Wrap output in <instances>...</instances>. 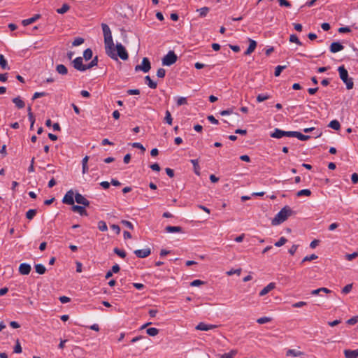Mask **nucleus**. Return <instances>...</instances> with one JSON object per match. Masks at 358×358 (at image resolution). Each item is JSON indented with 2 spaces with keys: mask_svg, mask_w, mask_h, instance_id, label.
Returning a JSON list of instances; mask_svg holds the SVG:
<instances>
[{
  "mask_svg": "<svg viewBox=\"0 0 358 358\" xmlns=\"http://www.w3.org/2000/svg\"><path fill=\"white\" fill-rule=\"evenodd\" d=\"M209 10H210V8L208 7H206V6L196 10V11L199 13V16L201 17H206L207 15V14L208 13Z\"/></svg>",
  "mask_w": 358,
  "mask_h": 358,
  "instance_id": "28",
  "label": "nucleus"
},
{
  "mask_svg": "<svg viewBox=\"0 0 358 358\" xmlns=\"http://www.w3.org/2000/svg\"><path fill=\"white\" fill-rule=\"evenodd\" d=\"M0 66L3 69H7L9 70L10 67L8 65V62L6 59L4 58V56L3 55H0Z\"/></svg>",
  "mask_w": 358,
  "mask_h": 358,
  "instance_id": "26",
  "label": "nucleus"
},
{
  "mask_svg": "<svg viewBox=\"0 0 358 358\" xmlns=\"http://www.w3.org/2000/svg\"><path fill=\"white\" fill-rule=\"evenodd\" d=\"M304 353L299 350H296L295 349H289L286 352V356H292V357H299L303 355Z\"/></svg>",
  "mask_w": 358,
  "mask_h": 358,
  "instance_id": "21",
  "label": "nucleus"
},
{
  "mask_svg": "<svg viewBox=\"0 0 358 358\" xmlns=\"http://www.w3.org/2000/svg\"><path fill=\"white\" fill-rule=\"evenodd\" d=\"M317 258V256H316L314 254H312L311 255H308V256H306L303 259V262H306V261H311V260H313V259H315Z\"/></svg>",
  "mask_w": 358,
  "mask_h": 358,
  "instance_id": "60",
  "label": "nucleus"
},
{
  "mask_svg": "<svg viewBox=\"0 0 358 358\" xmlns=\"http://www.w3.org/2000/svg\"><path fill=\"white\" fill-rule=\"evenodd\" d=\"M131 146L135 148L141 149L143 152L145 150V148L143 147V145L140 143H131Z\"/></svg>",
  "mask_w": 358,
  "mask_h": 358,
  "instance_id": "58",
  "label": "nucleus"
},
{
  "mask_svg": "<svg viewBox=\"0 0 358 358\" xmlns=\"http://www.w3.org/2000/svg\"><path fill=\"white\" fill-rule=\"evenodd\" d=\"M73 67L80 71H85L87 70L86 65L83 64V57H78L73 61Z\"/></svg>",
  "mask_w": 358,
  "mask_h": 358,
  "instance_id": "7",
  "label": "nucleus"
},
{
  "mask_svg": "<svg viewBox=\"0 0 358 358\" xmlns=\"http://www.w3.org/2000/svg\"><path fill=\"white\" fill-rule=\"evenodd\" d=\"M115 47L117 50V53H115L117 55L116 60L118 59V57L122 60H127L129 58V55L125 48L121 43H117Z\"/></svg>",
  "mask_w": 358,
  "mask_h": 358,
  "instance_id": "5",
  "label": "nucleus"
},
{
  "mask_svg": "<svg viewBox=\"0 0 358 358\" xmlns=\"http://www.w3.org/2000/svg\"><path fill=\"white\" fill-rule=\"evenodd\" d=\"M344 49V46L339 42H333L330 45L329 50L332 53H336Z\"/></svg>",
  "mask_w": 358,
  "mask_h": 358,
  "instance_id": "11",
  "label": "nucleus"
},
{
  "mask_svg": "<svg viewBox=\"0 0 358 358\" xmlns=\"http://www.w3.org/2000/svg\"><path fill=\"white\" fill-rule=\"evenodd\" d=\"M275 287V282H270L268 285H267L265 287H264L259 292V296H263L268 294L270 291L273 289Z\"/></svg>",
  "mask_w": 358,
  "mask_h": 358,
  "instance_id": "15",
  "label": "nucleus"
},
{
  "mask_svg": "<svg viewBox=\"0 0 358 358\" xmlns=\"http://www.w3.org/2000/svg\"><path fill=\"white\" fill-rule=\"evenodd\" d=\"M59 300L62 303H66L70 302L71 299L66 296H62L59 298Z\"/></svg>",
  "mask_w": 358,
  "mask_h": 358,
  "instance_id": "62",
  "label": "nucleus"
},
{
  "mask_svg": "<svg viewBox=\"0 0 358 358\" xmlns=\"http://www.w3.org/2000/svg\"><path fill=\"white\" fill-rule=\"evenodd\" d=\"M98 228L101 231H106L108 230L107 224L104 221H99L98 222Z\"/></svg>",
  "mask_w": 358,
  "mask_h": 358,
  "instance_id": "44",
  "label": "nucleus"
},
{
  "mask_svg": "<svg viewBox=\"0 0 358 358\" xmlns=\"http://www.w3.org/2000/svg\"><path fill=\"white\" fill-rule=\"evenodd\" d=\"M19 273L21 275H29L31 272V265L27 263H22L19 266Z\"/></svg>",
  "mask_w": 358,
  "mask_h": 358,
  "instance_id": "10",
  "label": "nucleus"
},
{
  "mask_svg": "<svg viewBox=\"0 0 358 358\" xmlns=\"http://www.w3.org/2000/svg\"><path fill=\"white\" fill-rule=\"evenodd\" d=\"M134 253L138 258H145L150 255L151 251L149 248H143V249H139V250H134Z\"/></svg>",
  "mask_w": 358,
  "mask_h": 358,
  "instance_id": "9",
  "label": "nucleus"
},
{
  "mask_svg": "<svg viewBox=\"0 0 358 358\" xmlns=\"http://www.w3.org/2000/svg\"><path fill=\"white\" fill-rule=\"evenodd\" d=\"M344 355L345 358H357L358 357V348L355 350H345Z\"/></svg>",
  "mask_w": 358,
  "mask_h": 358,
  "instance_id": "19",
  "label": "nucleus"
},
{
  "mask_svg": "<svg viewBox=\"0 0 358 358\" xmlns=\"http://www.w3.org/2000/svg\"><path fill=\"white\" fill-rule=\"evenodd\" d=\"M357 322H358V316H355V317L350 318L347 321V323L348 324L353 325V324H355Z\"/></svg>",
  "mask_w": 358,
  "mask_h": 358,
  "instance_id": "57",
  "label": "nucleus"
},
{
  "mask_svg": "<svg viewBox=\"0 0 358 358\" xmlns=\"http://www.w3.org/2000/svg\"><path fill=\"white\" fill-rule=\"evenodd\" d=\"M178 57L173 50H170L163 58L162 64L164 66H171L176 62Z\"/></svg>",
  "mask_w": 358,
  "mask_h": 358,
  "instance_id": "4",
  "label": "nucleus"
},
{
  "mask_svg": "<svg viewBox=\"0 0 358 358\" xmlns=\"http://www.w3.org/2000/svg\"><path fill=\"white\" fill-rule=\"evenodd\" d=\"M352 182L353 184H356L358 182V174L356 173H354L351 176Z\"/></svg>",
  "mask_w": 358,
  "mask_h": 358,
  "instance_id": "64",
  "label": "nucleus"
},
{
  "mask_svg": "<svg viewBox=\"0 0 358 358\" xmlns=\"http://www.w3.org/2000/svg\"><path fill=\"white\" fill-rule=\"evenodd\" d=\"M190 162L192 164L193 166H194V171L195 173V174H196L197 176H199L200 175V166L199 165V159H191L190 160Z\"/></svg>",
  "mask_w": 358,
  "mask_h": 358,
  "instance_id": "24",
  "label": "nucleus"
},
{
  "mask_svg": "<svg viewBox=\"0 0 358 358\" xmlns=\"http://www.w3.org/2000/svg\"><path fill=\"white\" fill-rule=\"evenodd\" d=\"M145 82L147 85L149 86L151 89H156L157 87V83L154 82L149 76H146L145 77Z\"/></svg>",
  "mask_w": 358,
  "mask_h": 358,
  "instance_id": "25",
  "label": "nucleus"
},
{
  "mask_svg": "<svg viewBox=\"0 0 358 358\" xmlns=\"http://www.w3.org/2000/svg\"><path fill=\"white\" fill-rule=\"evenodd\" d=\"M249 41V46L246 51L244 52L245 55H250L252 52H253L257 47V42L255 40L251 38L248 39Z\"/></svg>",
  "mask_w": 358,
  "mask_h": 358,
  "instance_id": "14",
  "label": "nucleus"
},
{
  "mask_svg": "<svg viewBox=\"0 0 358 358\" xmlns=\"http://www.w3.org/2000/svg\"><path fill=\"white\" fill-rule=\"evenodd\" d=\"M110 229L116 234H119L120 232V227L117 224H112Z\"/></svg>",
  "mask_w": 358,
  "mask_h": 358,
  "instance_id": "63",
  "label": "nucleus"
},
{
  "mask_svg": "<svg viewBox=\"0 0 358 358\" xmlns=\"http://www.w3.org/2000/svg\"><path fill=\"white\" fill-rule=\"evenodd\" d=\"M151 69L150 62L148 58L143 57L142 59L141 65H137L135 66V71H142L144 73L148 72Z\"/></svg>",
  "mask_w": 358,
  "mask_h": 358,
  "instance_id": "6",
  "label": "nucleus"
},
{
  "mask_svg": "<svg viewBox=\"0 0 358 358\" xmlns=\"http://www.w3.org/2000/svg\"><path fill=\"white\" fill-rule=\"evenodd\" d=\"M277 1L279 3V5L280 6H285L287 8H290L292 6V4L287 0H277Z\"/></svg>",
  "mask_w": 358,
  "mask_h": 358,
  "instance_id": "52",
  "label": "nucleus"
},
{
  "mask_svg": "<svg viewBox=\"0 0 358 358\" xmlns=\"http://www.w3.org/2000/svg\"><path fill=\"white\" fill-rule=\"evenodd\" d=\"M329 127L334 130H338L341 128V124L338 120H334L329 122Z\"/></svg>",
  "mask_w": 358,
  "mask_h": 358,
  "instance_id": "29",
  "label": "nucleus"
},
{
  "mask_svg": "<svg viewBox=\"0 0 358 358\" xmlns=\"http://www.w3.org/2000/svg\"><path fill=\"white\" fill-rule=\"evenodd\" d=\"M98 64V57H94L92 60L86 65L87 70L93 68L94 66H97Z\"/></svg>",
  "mask_w": 358,
  "mask_h": 358,
  "instance_id": "36",
  "label": "nucleus"
},
{
  "mask_svg": "<svg viewBox=\"0 0 358 358\" xmlns=\"http://www.w3.org/2000/svg\"><path fill=\"white\" fill-rule=\"evenodd\" d=\"M40 17H41V15L40 14H36L32 17L23 20L22 21V24L23 26H27L29 24H31L35 22Z\"/></svg>",
  "mask_w": 358,
  "mask_h": 358,
  "instance_id": "17",
  "label": "nucleus"
},
{
  "mask_svg": "<svg viewBox=\"0 0 358 358\" xmlns=\"http://www.w3.org/2000/svg\"><path fill=\"white\" fill-rule=\"evenodd\" d=\"M70 9V6L67 3H64L60 8L57 10V12L59 14H64Z\"/></svg>",
  "mask_w": 358,
  "mask_h": 358,
  "instance_id": "38",
  "label": "nucleus"
},
{
  "mask_svg": "<svg viewBox=\"0 0 358 358\" xmlns=\"http://www.w3.org/2000/svg\"><path fill=\"white\" fill-rule=\"evenodd\" d=\"M352 284H348L342 289V293L346 294L349 293L352 290Z\"/></svg>",
  "mask_w": 358,
  "mask_h": 358,
  "instance_id": "53",
  "label": "nucleus"
},
{
  "mask_svg": "<svg viewBox=\"0 0 358 358\" xmlns=\"http://www.w3.org/2000/svg\"><path fill=\"white\" fill-rule=\"evenodd\" d=\"M121 223L123 225H124L127 228H128V229H129L131 230L134 229V225H133V224L131 222L127 221V220H122Z\"/></svg>",
  "mask_w": 358,
  "mask_h": 358,
  "instance_id": "54",
  "label": "nucleus"
},
{
  "mask_svg": "<svg viewBox=\"0 0 358 358\" xmlns=\"http://www.w3.org/2000/svg\"><path fill=\"white\" fill-rule=\"evenodd\" d=\"M75 201L78 204H82L84 206H88L90 205V201L80 193H76L75 194Z\"/></svg>",
  "mask_w": 358,
  "mask_h": 358,
  "instance_id": "12",
  "label": "nucleus"
},
{
  "mask_svg": "<svg viewBox=\"0 0 358 358\" xmlns=\"http://www.w3.org/2000/svg\"><path fill=\"white\" fill-rule=\"evenodd\" d=\"M241 271H242V269L241 268H236V269L232 268V269L228 271L226 273L229 276L232 275L234 274H236V275H239L241 273Z\"/></svg>",
  "mask_w": 358,
  "mask_h": 358,
  "instance_id": "43",
  "label": "nucleus"
},
{
  "mask_svg": "<svg viewBox=\"0 0 358 358\" xmlns=\"http://www.w3.org/2000/svg\"><path fill=\"white\" fill-rule=\"evenodd\" d=\"M37 210L36 209H30L26 213V217L28 220H32L36 215Z\"/></svg>",
  "mask_w": 358,
  "mask_h": 358,
  "instance_id": "37",
  "label": "nucleus"
},
{
  "mask_svg": "<svg viewBox=\"0 0 358 358\" xmlns=\"http://www.w3.org/2000/svg\"><path fill=\"white\" fill-rule=\"evenodd\" d=\"M271 320V319L270 317H262L257 319V322L260 324H263L269 322Z\"/></svg>",
  "mask_w": 358,
  "mask_h": 358,
  "instance_id": "48",
  "label": "nucleus"
},
{
  "mask_svg": "<svg viewBox=\"0 0 358 358\" xmlns=\"http://www.w3.org/2000/svg\"><path fill=\"white\" fill-rule=\"evenodd\" d=\"M311 191L308 189H301L299 192H297L296 193V196L298 197H300V196H309L311 195Z\"/></svg>",
  "mask_w": 358,
  "mask_h": 358,
  "instance_id": "31",
  "label": "nucleus"
},
{
  "mask_svg": "<svg viewBox=\"0 0 358 358\" xmlns=\"http://www.w3.org/2000/svg\"><path fill=\"white\" fill-rule=\"evenodd\" d=\"M164 231L166 233H181L182 232V228L179 226H167Z\"/></svg>",
  "mask_w": 358,
  "mask_h": 358,
  "instance_id": "16",
  "label": "nucleus"
},
{
  "mask_svg": "<svg viewBox=\"0 0 358 358\" xmlns=\"http://www.w3.org/2000/svg\"><path fill=\"white\" fill-rule=\"evenodd\" d=\"M287 240L285 237H281L277 242L274 243V246H282L287 243Z\"/></svg>",
  "mask_w": 358,
  "mask_h": 358,
  "instance_id": "51",
  "label": "nucleus"
},
{
  "mask_svg": "<svg viewBox=\"0 0 358 358\" xmlns=\"http://www.w3.org/2000/svg\"><path fill=\"white\" fill-rule=\"evenodd\" d=\"M270 136L274 138H281L284 136V131L278 128H275L274 131L271 133Z\"/></svg>",
  "mask_w": 358,
  "mask_h": 358,
  "instance_id": "20",
  "label": "nucleus"
},
{
  "mask_svg": "<svg viewBox=\"0 0 358 358\" xmlns=\"http://www.w3.org/2000/svg\"><path fill=\"white\" fill-rule=\"evenodd\" d=\"M127 93L129 95H137L140 94V90L138 89L128 90Z\"/></svg>",
  "mask_w": 358,
  "mask_h": 358,
  "instance_id": "61",
  "label": "nucleus"
},
{
  "mask_svg": "<svg viewBox=\"0 0 358 358\" xmlns=\"http://www.w3.org/2000/svg\"><path fill=\"white\" fill-rule=\"evenodd\" d=\"M84 41H85V40L83 38L78 37L74 39V41L72 43V45L73 46H78V45L83 44L84 43Z\"/></svg>",
  "mask_w": 358,
  "mask_h": 358,
  "instance_id": "47",
  "label": "nucleus"
},
{
  "mask_svg": "<svg viewBox=\"0 0 358 358\" xmlns=\"http://www.w3.org/2000/svg\"><path fill=\"white\" fill-rule=\"evenodd\" d=\"M358 257V252H354L352 254H345V259L348 261H352V259H355Z\"/></svg>",
  "mask_w": 358,
  "mask_h": 358,
  "instance_id": "46",
  "label": "nucleus"
},
{
  "mask_svg": "<svg viewBox=\"0 0 358 358\" xmlns=\"http://www.w3.org/2000/svg\"><path fill=\"white\" fill-rule=\"evenodd\" d=\"M92 50L90 48H87L83 52V57L86 61H87L92 59Z\"/></svg>",
  "mask_w": 358,
  "mask_h": 358,
  "instance_id": "32",
  "label": "nucleus"
},
{
  "mask_svg": "<svg viewBox=\"0 0 358 358\" xmlns=\"http://www.w3.org/2000/svg\"><path fill=\"white\" fill-rule=\"evenodd\" d=\"M217 326L214 324H207L204 322H200L196 327V329L200 331H208L216 328Z\"/></svg>",
  "mask_w": 358,
  "mask_h": 358,
  "instance_id": "13",
  "label": "nucleus"
},
{
  "mask_svg": "<svg viewBox=\"0 0 358 358\" xmlns=\"http://www.w3.org/2000/svg\"><path fill=\"white\" fill-rule=\"evenodd\" d=\"M293 213L292 208L289 206H285L276 214L271 223L273 225L280 224L292 215Z\"/></svg>",
  "mask_w": 358,
  "mask_h": 358,
  "instance_id": "2",
  "label": "nucleus"
},
{
  "mask_svg": "<svg viewBox=\"0 0 358 358\" xmlns=\"http://www.w3.org/2000/svg\"><path fill=\"white\" fill-rule=\"evenodd\" d=\"M36 272L40 275H43L45 273L46 268L44 265L38 264L35 265Z\"/></svg>",
  "mask_w": 358,
  "mask_h": 358,
  "instance_id": "27",
  "label": "nucleus"
},
{
  "mask_svg": "<svg viewBox=\"0 0 358 358\" xmlns=\"http://www.w3.org/2000/svg\"><path fill=\"white\" fill-rule=\"evenodd\" d=\"M12 101L17 108H23L25 106L24 102L20 99V96L13 98Z\"/></svg>",
  "mask_w": 358,
  "mask_h": 358,
  "instance_id": "23",
  "label": "nucleus"
},
{
  "mask_svg": "<svg viewBox=\"0 0 358 358\" xmlns=\"http://www.w3.org/2000/svg\"><path fill=\"white\" fill-rule=\"evenodd\" d=\"M73 212L78 213L80 215H87V213L85 208V206H78V205H73L71 208Z\"/></svg>",
  "mask_w": 358,
  "mask_h": 358,
  "instance_id": "18",
  "label": "nucleus"
},
{
  "mask_svg": "<svg viewBox=\"0 0 358 358\" xmlns=\"http://www.w3.org/2000/svg\"><path fill=\"white\" fill-rule=\"evenodd\" d=\"M146 332L150 336H155L159 334V329L155 327H150L147 329Z\"/></svg>",
  "mask_w": 358,
  "mask_h": 358,
  "instance_id": "34",
  "label": "nucleus"
},
{
  "mask_svg": "<svg viewBox=\"0 0 358 358\" xmlns=\"http://www.w3.org/2000/svg\"><path fill=\"white\" fill-rule=\"evenodd\" d=\"M48 94L45 92H35L33 95V97H32V99L34 100L36 99H38L39 97H42V96H46Z\"/></svg>",
  "mask_w": 358,
  "mask_h": 358,
  "instance_id": "55",
  "label": "nucleus"
},
{
  "mask_svg": "<svg viewBox=\"0 0 358 358\" xmlns=\"http://www.w3.org/2000/svg\"><path fill=\"white\" fill-rule=\"evenodd\" d=\"M22 351L19 339L16 340L15 345L14 347L13 352L14 353H21Z\"/></svg>",
  "mask_w": 358,
  "mask_h": 358,
  "instance_id": "42",
  "label": "nucleus"
},
{
  "mask_svg": "<svg viewBox=\"0 0 358 358\" xmlns=\"http://www.w3.org/2000/svg\"><path fill=\"white\" fill-rule=\"evenodd\" d=\"M164 121L169 125L172 124L173 118H172L171 114L169 110L166 111Z\"/></svg>",
  "mask_w": 358,
  "mask_h": 358,
  "instance_id": "30",
  "label": "nucleus"
},
{
  "mask_svg": "<svg viewBox=\"0 0 358 358\" xmlns=\"http://www.w3.org/2000/svg\"><path fill=\"white\" fill-rule=\"evenodd\" d=\"M114 252L122 258H124L126 257V252L119 248H115Z\"/></svg>",
  "mask_w": 358,
  "mask_h": 358,
  "instance_id": "40",
  "label": "nucleus"
},
{
  "mask_svg": "<svg viewBox=\"0 0 358 358\" xmlns=\"http://www.w3.org/2000/svg\"><path fill=\"white\" fill-rule=\"evenodd\" d=\"M338 71L340 78L346 85V88L348 90L352 89L354 86L352 78L348 77V71L345 69L344 66H339Z\"/></svg>",
  "mask_w": 358,
  "mask_h": 358,
  "instance_id": "3",
  "label": "nucleus"
},
{
  "mask_svg": "<svg viewBox=\"0 0 358 358\" xmlns=\"http://www.w3.org/2000/svg\"><path fill=\"white\" fill-rule=\"evenodd\" d=\"M271 97V96L268 94H259L257 96V101L260 103L264 101H266L268 99Z\"/></svg>",
  "mask_w": 358,
  "mask_h": 358,
  "instance_id": "35",
  "label": "nucleus"
},
{
  "mask_svg": "<svg viewBox=\"0 0 358 358\" xmlns=\"http://www.w3.org/2000/svg\"><path fill=\"white\" fill-rule=\"evenodd\" d=\"M203 284H205L204 281H202L201 280H194L190 283V285L192 287H196Z\"/></svg>",
  "mask_w": 358,
  "mask_h": 358,
  "instance_id": "56",
  "label": "nucleus"
},
{
  "mask_svg": "<svg viewBox=\"0 0 358 358\" xmlns=\"http://www.w3.org/2000/svg\"><path fill=\"white\" fill-rule=\"evenodd\" d=\"M296 138L301 141H307L310 138V136L308 135H304L299 131H296Z\"/></svg>",
  "mask_w": 358,
  "mask_h": 358,
  "instance_id": "45",
  "label": "nucleus"
},
{
  "mask_svg": "<svg viewBox=\"0 0 358 358\" xmlns=\"http://www.w3.org/2000/svg\"><path fill=\"white\" fill-rule=\"evenodd\" d=\"M74 193L72 189L68 191L62 199V202L69 205L74 204Z\"/></svg>",
  "mask_w": 358,
  "mask_h": 358,
  "instance_id": "8",
  "label": "nucleus"
},
{
  "mask_svg": "<svg viewBox=\"0 0 358 358\" xmlns=\"http://www.w3.org/2000/svg\"><path fill=\"white\" fill-rule=\"evenodd\" d=\"M287 66H280L278 65L275 69L274 75L275 77H278L280 75L282 70L285 69Z\"/></svg>",
  "mask_w": 358,
  "mask_h": 358,
  "instance_id": "41",
  "label": "nucleus"
},
{
  "mask_svg": "<svg viewBox=\"0 0 358 358\" xmlns=\"http://www.w3.org/2000/svg\"><path fill=\"white\" fill-rule=\"evenodd\" d=\"M177 106H180L187 103V99L185 97H178L176 101Z\"/></svg>",
  "mask_w": 358,
  "mask_h": 358,
  "instance_id": "50",
  "label": "nucleus"
},
{
  "mask_svg": "<svg viewBox=\"0 0 358 358\" xmlns=\"http://www.w3.org/2000/svg\"><path fill=\"white\" fill-rule=\"evenodd\" d=\"M338 31L341 34H343V33H349L351 31V29L350 27H340L338 29Z\"/></svg>",
  "mask_w": 358,
  "mask_h": 358,
  "instance_id": "59",
  "label": "nucleus"
},
{
  "mask_svg": "<svg viewBox=\"0 0 358 358\" xmlns=\"http://www.w3.org/2000/svg\"><path fill=\"white\" fill-rule=\"evenodd\" d=\"M289 41L291 43H295L299 45H301L302 43L299 41V38L296 34H291L289 36Z\"/></svg>",
  "mask_w": 358,
  "mask_h": 358,
  "instance_id": "39",
  "label": "nucleus"
},
{
  "mask_svg": "<svg viewBox=\"0 0 358 358\" xmlns=\"http://www.w3.org/2000/svg\"><path fill=\"white\" fill-rule=\"evenodd\" d=\"M56 71L59 74L62 76L68 73V69L64 64H58L56 66Z\"/></svg>",
  "mask_w": 358,
  "mask_h": 358,
  "instance_id": "22",
  "label": "nucleus"
},
{
  "mask_svg": "<svg viewBox=\"0 0 358 358\" xmlns=\"http://www.w3.org/2000/svg\"><path fill=\"white\" fill-rule=\"evenodd\" d=\"M166 75V70L163 68H159L157 71V76L159 78H164Z\"/></svg>",
  "mask_w": 358,
  "mask_h": 358,
  "instance_id": "49",
  "label": "nucleus"
},
{
  "mask_svg": "<svg viewBox=\"0 0 358 358\" xmlns=\"http://www.w3.org/2000/svg\"><path fill=\"white\" fill-rule=\"evenodd\" d=\"M237 354V350H232L228 353H224L220 355V358H234V356Z\"/></svg>",
  "mask_w": 358,
  "mask_h": 358,
  "instance_id": "33",
  "label": "nucleus"
},
{
  "mask_svg": "<svg viewBox=\"0 0 358 358\" xmlns=\"http://www.w3.org/2000/svg\"><path fill=\"white\" fill-rule=\"evenodd\" d=\"M103 34L104 36V43L106 53L108 57L113 59H117V55L115 52L114 43L113 41L111 31L108 24L105 23L101 24Z\"/></svg>",
  "mask_w": 358,
  "mask_h": 358,
  "instance_id": "1",
  "label": "nucleus"
}]
</instances>
